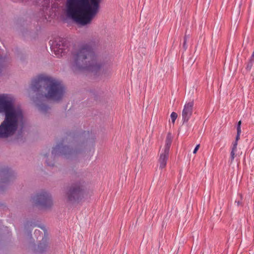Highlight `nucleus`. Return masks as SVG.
<instances>
[{"mask_svg":"<svg viewBox=\"0 0 254 254\" xmlns=\"http://www.w3.org/2000/svg\"><path fill=\"white\" fill-rule=\"evenodd\" d=\"M199 147H200V144H197V145L195 146V148H194V149L193 150V153L194 154H195V153L197 152V150H198V149L199 148Z\"/></svg>","mask_w":254,"mask_h":254,"instance_id":"obj_18","label":"nucleus"},{"mask_svg":"<svg viewBox=\"0 0 254 254\" xmlns=\"http://www.w3.org/2000/svg\"><path fill=\"white\" fill-rule=\"evenodd\" d=\"M186 42H187V39H186V36H185V39H184V47L185 49L187 48V47L186 46Z\"/></svg>","mask_w":254,"mask_h":254,"instance_id":"obj_20","label":"nucleus"},{"mask_svg":"<svg viewBox=\"0 0 254 254\" xmlns=\"http://www.w3.org/2000/svg\"><path fill=\"white\" fill-rule=\"evenodd\" d=\"M172 122L174 124L178 117V115L175 112H172L170 116Z\"/></svg>","mask_w":254,"mask_h":254,"instance_id":"obj_13","label":"nucleus"},{"mask_svg":"<svg viewBox=\"0 0 254 254\" xmlns=\"http://www.w3.org/2000/svg\"><path fill=\"white\" fill-rule=\"evenodd\" d=\"M75 65H76V67H75V68H79V65H80V64H75Z\"/></svg>","mask_w":254,"mask_h":254,"instance_id":"obj_25","label":"nucleus"},{"mask_svg":"<svg viewBox=\"0 0 254 254\" xmlns=\"http://www.w3.org/2000/svg\"><path fill=\"white\" fill-rule=\"evenodd\" d=\"M240 134L237 133V135H236V137L235 141L234 142H233L232 143H237V146L238 145V141L240 139Z\"/></svg>","mask_w":254,"mask_h":254,"instance_id":"obj_16","label":"nucleus"},{"mask_svg":"<svg viewBox=\"0 0 254 254\" xmlns=\"http://www.w3.org/2000/svg\"><path fill=\"white\" fill-rule=\"evenodd\" d=\"M237 151V143H232L231 147V150L230 152V163H232L233 162V160L236 157L235 153Z\"/></svg>","mask_w":254,"mask_h":254,"instance_id":"obj_11","label":"nucleus"},{"mask_svg":"<svg viewBox=\"0 0 254 254\" xmlns=\"http://www.w3.org/2000/svg\"><path fill=\"white\" fill-rule=\"evenodd\" d=\"M66 148H68V147L64 146L62 143L59 144L55 147L53 148L52 154H56L59 152L60 153L65 154L66 153L65 151Z\"/></svg>","mask_w":254,"mask_h":254,"instance_id":"obj_10","label":"nucleus"},{"mask_svg":"<svg viewBox=\"0 0 254 254\" xmlns=\"http://www.w3.org/2000/svg\"><path fill=\"white\" fill-rule=\"evenodd\" d=\"M241 123H242L241 121H239L238 125H237V127H241Z\"/></svg>","mask_w":254,"mask_h":254,"instance_id":"obj_21","label":"nucleus"},{"mask_svg":"<svg viewBox=\"0 0 254 254\" xmlns=\"http://www.w3.org/2000/svg\"><path fill=\"white\" fill-rule=\"evenodd\" d=\"M52 52L58 57H62L67 48L66 40L61 37L56 38L54 41H50Z\"/></svg>","mask_w":254,"mask_h":254,"instance_id":"obj_6","label":"nucleus"},{"mask_svg":"<svg viewBox=\"0 0 254 254\" xmlns=\"http://www.w3.org/2000/svg\"><path fill=\"white\" fill-rule=\"evenodd\" d=\"M46 4H49L50 2V0H43Z\"/></svg>","mask_w":254,"mask_h":254,"instance_id":"obj_22","label":"nucleus"},{"mask_svg":"<svg viewBox=\"0 0 254 254\" xmlns=\"http://www.w3.org/2000/svg\"><path fill=\"white\" fill-rule=\"evenodd\" d=\"M11 176V175L10 174H8L7 173L6 174V178H9Z\"/></svg>","mask_w":254,"mask_h":254,"instance_id":"obj_24","label":"nucleus"},{"mask_svg":"<svg viewBox=\"0 0 254 254\" xmlns=\"http://www.w3.org/2000/svg\"><path fill=\"white\" fill-rule=\"evenodd\" d=\"M31 88L39 95L55 101L61 100L65 93V88L60 80L46 74H40L31 82Z\"/></svg>","mask_w":254,"mask_h":254,"instance_id":"obj_3","label":"nucleus"},{"mask_svg":"<svg viewBox=\"0 0 254 254\" xmlns=\"http://www.w3.org/2000/svg\"><path fill=\"white\" fill-rule=\"evenodd\" d=\"M48 247V245L46 243H41L39 246L38 248V251L41 253L44 251L45 250L47 249Z\"/></svg>","mask_w":254,"mask_h":254,"instance_id":"obj_12","label":"nucleus"},{"mask_svg":"<svg viewBox=\"0 0 254 254\" xmlns=\"http://www.w3.org/2000/svg\"><path fill=\"white\" fill-rule=\"evenodd\" d=\"M15 99L11 95L0 94V137L6 138L12 135L18 126L22 123L23 114L19 106L14 105Z\"/></svg>","mask_w":254,"mask_h":254,"instance_id":"obj_1","label":"nucleus"},{"mask_svg":"<svg viewBox=\"0 0 254 254\" xmlns=\"http://www.w3.org/2000/svg\"><path fill=\"white\" fill-rule=\"evenodd\" d=\"M237 134H241V127H237Z\"/></svg>","mask_w":254,"mask_h":254,"instance_id":"obj_19","label":"nucleus"},{"mask_svg":"<svg viewBox=\"0 0 254 254\" xmlns=\"http://www.w3.org/2000/svg\"><path fill=\"white\" fill-rule=\"evenodd\" d=\"M95 54L91 43L84 44L73 51L70 57L72 64H91L95 59Z\"/></svg>","mask_w":254,"mask_h":254,"instance_id":"obj_4","label":"nucleus"},{"mask_svg":"<svg viewBox=\"0 0 254 254\" xmlns=\"http://www.w3.org/2000/svg\"><path fill=\"white\" fill-rule=\"evenodd\" d=\"M189 62H190V63H192L193 64V63H194V61H193V60H192V59H191L190 60V61Z\"/></svg>","mask_w":254,"mask_h":254,"instance_id":"obj_23","label":"nucleus"},{"mask_svg":"<svg viewBox=\"0 0 254 254\" xmlns=\"http://www.w3.org/2000/svg\"><path fill=\"white\" fill-rule=\"evenodd\" d=\"M32 202L35 205L39 206L43 208L51 207L53 205L51 196L47 192L43 191L37 194L32 198Z\"/></svg>","mask_w":254,"mask_h":254,"instance_id":"obj_8","label":"nucleus"},{"mask_svg":"<svg viewBox=\"0 0 254 254\" xmlns=\"http://www.w3.org/2000/svg\"><path fill=\"white\" fill-rule=\"evenodd\" d=\"M67 15L77 23L90 24L98 12L102 0H65Z\"/></svg>","mask_w":254,"mask_h":254,"instance_id":"obj_2","label":"nucleus"},{"mask_svg":"<svg viewBox=\"0 0 254 254\" xmlns=\"http://www.w3.org/2000/svg\"><path fill=\"white\" fill-rule=\"evenodd\" d=\"M5 182H6L5 181H4V180L2 181V182H3V183H5Z\"/></svg>","mask_w":254,"mask_h":254,"instance_id":"obj_27","label":"nucleus"},{"mask_svg":"<svg viewBox=\"0 0 254 254\" xmlns=\"http://www.w3.org/2000/svg\"><path fill=\"white\" fill-rule=\"evenodd\" d=\"M250 62L251 64L254 63V51L253 52V53L251 57V58L250 59Z\"/></svg>","mask_w":254,"mask_h":254,"instance_id":"obj_17","label":"nucleus"},{"mask_svg":"<svg viewBox=\"0 0 254 254\" xmlns=\"http://www.w3.org/2000/svg\"><path fill=\"white\" fill-rule=\"evenodd\" d=\"M67 201L72 203H79L87 195L82 184L76 183L72 185L66 192Z\"/></svg>","mask_w":254,"mask_h":254,"instance_id":"obj_5","label":"nucleus"},{"mask_svg":"<svg viewBox=\"0 0 254 254\" xmlns=\"http://www.w3.org/2000/svg\"><path fill=\"white\" fill-rule=\"evenodd\" d=\"M172 142V137L171 134L170 133H168L165 139V145L161 150L160 157L158 160L159 168L160 169H163L166 167Z\"/></svg>","mask_w":254,"mask_h":254,"instance_id":"obj_7","label":"nucleus"},{"mask_svg":"<svg viewBox=\"0 0 254 254\" xmlns=\"http://www.w3.org/2000/svg\"><path fill=\"white\" fill-rule=\"evenodd\" d=\"M48 107L45 105H40L39 106V109L43 112H45L47 111Z\"/></svg>","mask_w":254,"mask_h":254,"instance_id":"obj_14","label":"nucleus"},{"mask_svg":"<svg viewBox=\"0 0 254 254\" xmlns=\"http://www.w3.org/2000/svg\"><path fill=\"white\" fill-rule=\"evenodd\" d=\"M47 164H48V165H49V166H51V164H49V163H47Z\"/></svg>","mask_w":254,"mask_h":254,"instance_id":"obj_26","label":"nucleus"},{"mask_svg":"<svg viewBox=\"0 0 254 254\" xmlns=\"http://www.w3.org/2000/svg\"><path fill=\"white\" fill-rule=\"evenodd\" d=\"M194 102L190 101L186 103L182 111V118L183 122H188L192 115Z\"/></svg>","mask_w":254,"mask_h":254,"instance_id":"obj_9","label":"nucleus"},{"mask_svg":"<svg viewBox=\"0 0 254 254\" xmlns=\"http://www.w3.org/2000/svg\"><path fill=\"white\" fill-rule=\"evenodd\" d=\"M100 64H89V68H94V69H96V68H98L99 67V65Z\"/></svg>","mask_w":254,"mask_h":254,"instance_id":"obj_15","label":"nucleus"}]
</instances>
